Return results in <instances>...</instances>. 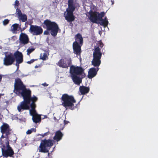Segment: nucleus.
<instances>
[{"mask_svg": "<svg viewBox=\"0 0 158 158\" xmlns=\"http://www.w3.org/2000/svg\"><path fill=\"white\" fill-rule=\"evenodd\" d=\"M44 23L46 26L47 29L50 31L51 34L53 36L56 35L58 31V27L56 23L50 21L46 20Z\"/></svg>", "mask_w": 158, "mask_h": 158, "instance_id": "423d86ee", "label": "nucleus"}, {"mask_svg": "<svg viewBox=\"0 0 158 158\" xmlns=\"http://www.w3.org/2000/svg\"><path fill=\"white\" fill-rule=\"evenodd\" d=\"M54 139L55 140H56L58 141L59 140V131H57L56 134V135L54 137Z\"/></svg>", "mask_w": 158, "mask_h": 158, "instance_id": "a878e982", "label": "nucleus"}, {"mask_svg": "<svg viewBox=\"0 0 158 158\" xmlns=\"http://www.w3.org/2000/svg\"><path fill=\"white\" fill-rule=\"evenodd\" d=\"M90 89L89 87H86L84 86H80L79 91L81 95H85L89 93Z\"/></svg>", "mask_w": 158, "mask_h": 158, "instance_id": "6ab92c4d", "label": "nucleus"}, {"mask_svg": "<svg viewBox=\"0 0 158 158\" xmlns=\"http://www.w3.org/2000/svg\"><path fill=\"white\" fill-rule=\"evenodd\" d=\"M97 44V47H95L93 52V59L91 61L92 64L95 66H100L101 64V58L102 53L100 52V49L104 45L101 41H99Z\"/></svg>", "mask_w": 158, "mask_h": 158, "instance_id": "f03ea898", "label": "nucleus"}, {"mask_svg": "<svg viewBox=\"0 0 158 158\" xmlns=\"http://www.w3.org/2000/svg\"><path fill=\"white\" fill-rule=\"evenodd\" d=\"M72 63V60L70 58L64 57L60 60V67L68 69Z\"/></svg>", "mask_w": 158, "mask_h": 158, "instance_id": "9b49d317", "label": "nucleus"}, {"mask_svg": "<svg viewBox=\"0 0 158 158\" xmlns=\"http://www.w3.org/2000/svg\"><path fill=\"white\" fill-rule=\"evenodd\" d=\"M6 147L5 146H3L2 148V155L6 157L11 156L14 154V152L9 146L8 141L6 143Z\"/></svg>", "mask_w": 158, "mask_h": 158, "instance_id": "9d476101", "label": "nucleus"}, {"mask_svg": "<svg viewBox=\"0 0 158 158\" xmlns=\"http://www.w3.org/2000/svg\"><path fill=\"white\" fill-rule=\"evenodd\" d=\"M75 41L73 42V53L77 56L81 57V54L82 52L81 47L83 44V38L81 35L80 33H77L74 37Z\"/></svg>", "mask_w": 158, "mask_h": 158, "instance_id": "7ed1b4c3", "label": "nucleus"}, {"mask_svg": "<svg viewBox=\"0 0 158 158\" xmlns=\"http://www.w3.org/2000/svg\"><path fill=\"white\" fill-rule=\"evenodd\" d=\"M14 88V93L18 95L21 94L24 100V101L22 102L20 105L18 106L19 111H21V109H29L28 105L31 101L32 103L30 105L31 109L29 111L30 114L32 116V119L36 123L40 121L41 119L40 116L37 113L35 110L36 106L35 102L37 100V98L35 96L32 98L31 97V91L26 88L19 79L15 81Z\"/></svg>", "mask_w": 158, "mask_h": 158, "instance_id": "f257e3e1", "label": "nucleus"}, {"mask_svg": "<svg viewBox=\"0 0 158 158\" xmlns=\"http://www.w3.org/2000/svg\"><path fill=\"white\" fill-rule=\"evenodd\" d=\"M18 27V25L17 24H15L12 26V30L13 31H15L17 30Z\"/></svg>", "mask_w": 158, "mask_h": 158, "instance_id": "393cba45", "label": "nucleus"}, {"mask_svg": "<svg viewBox=\"0 0 158 158\" xmlns=\"http://www.w3.org/2000/svg\"><path fill=\"white\" fill-rule=\"evenodd\" d=\"M15 57V59H16L17 63L16 65L17 66V64L21 63L23 62V55L22 53L18 51L15 52L13 55Z\"/></svg>", "mask_w": 158, "mask_h": 158, "instance_id": "4468645a", "label": "nucleus"}, {"mask_svg": "<svg viewBox=\"0 0 158 158\" xmlns=\"http://www.w3.org/2000/svg\"><path fill=\"white\" fill-rule=\"evenodd\" d=\"M34 50V48H30L28 49L27 50V54L28 55H29V54L32 52H33Z\"/></svg>", "mask_w": 158, "mask_h": 158, "instance_id": "c85d7f7f", "label": "nucleus"}, {"mask_svg": "<svg viewBox=\"0 0 158 158\" xmlns=\"http://www.w3.org/2000/svg\"><path fill=\"white\" fill-rule=\"evenodd\" d=\"M36 131L35 129L32 128L30 130H28L27 132L26 133L27 134H29L31 133L32 131H34L35 132Z\"/></svg>", "mask_w": 158, "mask_h": 158, "instance_id": "bb28decb", "label": "nucleus"}, {"mask_svg": "<svg viewBox=\"0 0 158 158\" xmlns=\"http://www.w3.org/2000/svg\"><path fill=\"white\" fill-rule=\"evenodd\" d=\"M53 143L52 141L50 140H42L40 146L39 152H47L48 150L47 147H51Z\"/></svg>", "mask_w": 158, "mask_h": 158, "instance_id": "6e6552de", "label": "nucleus"}, {"mask_svg": "<svg viewBox=\"0 0 158 158\" xmlns=\"http://www.w3.org/2000/svg\"><path fill=\"white\" fill-rule=\"evenodd\" d=\"M40 57V59H41L43 60H46L47 58V53H43L42 54H41Z\"/></svg>", "mask_w": 158, "mask_h": 158, "instance_id": "b1692460", "label": "nucleus"}, {"mask_svg": "<svg viewBox=\"0 0 158 158\" xmlns=\"http://www.w3.org/2000/svg\"><path fill=\"white\" fill-rule=\"evenodd\" d=\"M19 5V2L18 1L16 0L15 1V6H18Z\"/></svg>", "mask_w": 158, "mask_h": 158, "instance_id": "2f4dec72", "label": "nucleus"}, {"mask_svg": "<svg viewBox=\"0 0 158 158\" xmlns=\"http://www.w3.org/2000/svg\"><path fill=\"white\" fill-rule=\"evenodd\" d=\"M103 17H102L101 19H99L98 22H100L99 23L101 25L105 27L107 26L108 24V20H103L102 19Z\"/></svg>", "mask_w": 158, "mask_h": 158, "instance_id": "aec40b11", "label": "nucleus"}, {"mask_svg": "<svg viewBox=\"0 0 158 158\" xmlns=\"http://www.w3.org/2000/svg\"><path fill=\"white\" fill-rule=\"evenodd\" d=\"M5 56L3 59V64L6 65L12 64L15 61V59L12 53L9 52L4 53Z\"/></svg>", "mask_w": 158, "mask_h": 158, "instance_id": "1a4fd4ad", "label": "nucleus"}, {"mask_svg": "<svg viewBox=\"0 0 158 158\" xmlns=\"http://www.w3.org/2000/svg\"><path fill=\"white\" fill-rule=\"evenodd\" d=\"M34 60H31V61H28V62H27V63H28V64H30L31 63H32L33 61H34Z\"/></svg>", "mask_w": 158, "mask_h": 158, "instance_id": "473e14b6", "label": "nucleus"}, {"mask_svg": "<svg viewBox=\"0 0 158 158\" xmlns=\"http://www.w3.org/2000/svg\"><path fill=\"white\" fill-rule=\"evenodd\" d=\"M76 3L73 0H68V7L67 10L74 11L76 8Z\"/></svg>", "mask_w": 158, "mask_h": 158, "instance_id": "f3484780", "label": "nucleus"}, {"mask_svg": "<svg viewBox=\"0 0 158 158\" xmlns=\"http://www.w3.org/2000/svg\"><path fill=\"white\" fill-rule=\"evenodd\" d=\"M105 15L104 11L100 13L96 11H93L90 10L87 13V16L89 17L90 21L93 23H97L98 20L102 17H103Z\"/></svg>", "mask_w": 158, "mask_h": 158, "instance_id": "39448f33", "label": "nucleus"}, {"mask_svg": "<svg viewBox=\"0 0 158 158\" xmlns=\"http://www.w3.org/2000/svg\"><path fill=\"white\" fill-rule=\"evenodd\" d=\"M9 21V20L7 19H5L3 22V25H6L8 23Z\"/></svg>", "mask_w": 158, "mask_h": 158, "instance_id": "c756f323", "label": "nucleus"}, {"mask_svg": "<svg viewBox=\"0 0 158 158\" xmlns=\"http://www.w3.org/2000/svg\"><path fill=\"white\" fill-rule=\"evenodd\" d=\"M63 136V134L60 131V140H61Z\"/></svg>", "mask_w": 158, "mask_h": 158, "instance_id": "7c9ffc66", "label": "nucleus"}, {"mask_svg": "<svg viewBox=\"0 0 158 158\" xmlns=\"http://www.w3.org/2000/svg\"><path fill=\"white\" fill-rule=\"evenodd\" d=\"M84 70L85 69L82 67L72 65L70 67V73L71 75H81L82 78H84L85 77Z\"/></svg>", "mask_w": 158, "mask_h": 158, "instance_id": "0eeeda50", "label": "nucleus"}, {"mask_svg": "<svg viewBox=\"0 0 158 158\" xmlns=\"http://www.w3.org/2000/svg\"><path fill=\"white\" fill-rule=\"evenodd\" d=\"M69 122L68 121L64 120L62 122V123H61L60 125V130H62L64 127V126L67 124Z\"/></svg>", "mask_w": 158, "mask_h": 158, "instance_id": "4be33fe9", "label": "nucleus"}, {"mask_svg": "<svg viewBox=\"0 0 158 158\" xmlns=\"http://www.w3.org/2000/svg\"><path fill=\"white\" fill-rule=\"evenodd\" d=\"M2 76L1 75H0V81H1V80L2 79Z\"/></svg>", "mask_w": 158, "mask_h": 158, "instance_id": "e433bc0d", "label": "nucleus"}, {"mask_svg": "<svg viewBox=\"0 0 158 158\" xmlns=\"http://www.w3.org/2000/svg\"><path fill=\"white\" fill-rule=\"evenodd\" d=\"M67 13L65 16V19L68 22H72L74 21L75 19V16L73 14L74 11L66 10Z\"/></svg>", "mask_w": 158, "mask_h": 158, "instance_id": "dca6fc26", "label": "nucleus"}, {"mask_svg": "<svg viewBox=\"0 0 158 158\" xmlns=\"http://www.w3.org/2000/svg\"><path fill=\"white\" fill-rule=\"evenodd\" d=\"M19 42L21 44H25L29 42V38L27 35L23 33H21L19 37Z\"/></svg>", "mask_w": 158, "mask_h": 158, "instance_id": "2eb2a0df", "label": "nucleus"}, {"mask_svg": "<svg viewBox=\"0 0 158 158\" xmlns=\"http://www.w3.org/2000/svg\"><path fill=\"white\" fill-rule=\"evenodd\" d=\"M54 118L55 119H56V118H55V117H54Z\"/></svg>", "mask_w": 158, "mask_h": 158, "instance_id": "4c0bfd02", "label": "nucleus"}, {"mask_svg": "<svg viewBox=\"0 0 158 158\" xmlns=\"http://www.w3.org/2000/svg\"><path fill=\"white\" fill-rule=\"evenodd\" d=\"M18 18L20 20H21L23 22H25L27 19V16L24 14L22 15Z\"/></svg>", "mask_w": 158, "mask_h": 158, "instance_id": "5701e85b", "label": "nucleus"}, {"mask_svg": "<svg viewBox=\"0 0 158 158\" xmlns=\"http://www.w3.org/2000/svg\"><path fill=\"white\" fill-rule=\"evenodd\" d=\"M44 33L45 35H48V31H45L44 32Z\"/></svg>", "mask_w": 158, "mask_h": 158, "instance_id": "72a5a7b5", "label": "nucleus"}, {"mask_svg": "<svg viewBox=\"0 0 158 158\" xmlns=\"http://www.w3.org/2000/svg\"><path fill=\"white\" fill-rule=\"evenodd\" d=\"M30 30L31 32L34 35H38L41 34L43 30L41 27L38 26H31L30 27Z\"/></svg>", "mask_w": 158, "mask_h": 158, "instance_id": "ddd939ff", "label": "nucleus"}, {"mask_svg": "<svg viewBox=\"0 0 158 158\" xmlns=\"http://www.w3.org/2000/svg\"><path fill=\"white\" fill-rule=\"evenodd\" d=\"M16 13L18 15V17L23 15L21 13V11L18 8L16 9Z\"/></svg>", "mask_w": 158, "mask_h": 158, "instance_id": "cd10ccee", "label": "nucleus"}, {"mask_svg": "<svg viewBox=\"0 0 158 158\" xmlns=\"http://www.w3.org/2000/svg\"><path fill=\"white\" fill-rule=\"evenodd\" d=\"M62 105L66 108H69L72 110L75 108L74 103L76 102V100L72 95H69L68 94H63L61 98Z\"/></svg>", "mask_w": 158, "mask_h": 158, "instance_id": "20e7f679", "label": "nucleus"}, {"mask_svg": "<svg viewBox=\"0 0 158 158\" xmlns=\"http://www.w3.org/2000/svg\"><path fill=\"white\" fill-rule=\"evenodd\" d=\"M8 125L6 124H4L1 127L2 132L3 134L6 132L8 131Z\"/></svg>", "mask_w": 158, "mask_h": 158, "instance_id": "412c9836", "label": "nucleus"}, {"mask_svg": "<svg viewBox=\"0 0 158 158\" xmlns=\"http://www.w3.org/2000/svg\"><path fill=\"white\" fill-rule=\"evenodd\" d=\"M103 20H108L107 19V17H105L104 19H103Z\"/></svg>", "mask_w": 158, "mask_h": 158, "instance_id": "c9c22d12", "label": "nucleus"}, {"mask_svg": "<svg viewBox=\"0 0 158 158\" xmlns=\"http://www.w3.org/2000/svg\"><path fill=\"white\" fill-rule=\"evenodd\" d=\"M71 78L73 81L76 85H79L82 82V77L80 78L78 76V75L75 74L71 75Z\"/></svg>", "mask_w": 158, "mask_h": 158, "instance_id": "a211bd4d", "label": "nucleus"}, {"mask_svg": "<svg viewBox=\"0 0 158 158\" xmlns=\"http://www.w3.org/2000/svg\"><path fill=\"white\" fill-rule=\"evenodd\" d=\"M42 85L44 86H47L48 85V84H47L46 83H44L42 84Z\"/></svg>", "mask_w": 158, "mask_h": 158, "instance_id": "f704fd0d", "label": "nucleus"}, {"mask_svg": "<svg viewBox=\"0 0 158 158\" xmlns=\"http://www.w3.org/2000/svg\"><path fill=\"white\" fill-rule=\"evenodd\" d=\"M94 67H96V68H92L90 69L88 74V77L89 79H91L94 77H95L97 74V72L99 69L98 66H94L93 65Z\"/></svg>", "mask_w": 158, "mask_h": 158, "instance_id": "f8f14e48", "label": "nucleus"}]
</instances>
